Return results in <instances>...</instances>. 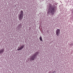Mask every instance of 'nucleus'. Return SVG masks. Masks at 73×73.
<instances>
[{
    "label": "nucleus",
    "mask_w": 73,
    "mask_h": 73,
    "mask_svg": "<svg viewBox=\"0 0 73 73\" xmlns=\"http://www.w3.org/2000/svg\"><path fill=\"white\" fill-rule=\"evenodd\" d=\"M39 55V52H36L34 54H33L32 56H31L29 58V60L31 61H33L35 59L37 58V56Z\"/></svg>",
    "instance_id": "f03ea898"
},
{
    "label": "nucleus",
    "mask_w": 73,
    "mask_h": 73,
    "mask_svg": "<svg viewBox=\"0 0 73 73\" xmlns=\"http://www.w3.org/2000/svg\"><path fill=\"white\" fill-rule=\"evenodd\" d=\"M21 27H22V25H21V23H20L18 25V29H20V28H21Z\"/></svg>",
    "instance_id": "0eeeda50"
},
{
    "label": "nucleus",
    "mask_w": 73,
    "mask_h": 73,
    "mask_svg": "<svg viewBox=\"0 0 73 73\" xmlns=\"http://www.w3.org/2000/svg\"><path fill=\"white\" fill-rule=\"evenodd\" d=\"M24 16V12L23 10H21L19 14L18 15L19 20L21 21L23 19Z\"/></svg>",
    "instance_id": "7ed1b4c3"
},
{
    "label": "nucleus",
    "mask_w": 73,
    "mask_h": 73,
    "mask_svg": "<svg viewBox=\"0 0 73 73\" xmlns=\"http://www.w3.org/2000/svg\"><path fill=\"white\" fill-rule=\"evenodd\" d=\"M24 45H22L19 48V47H18V49H17V50H22L24 48Z\"/></svg>",
    "instance_id": "39448f33"
},
{
    "label": "nucleus",
    "mask_w": 73,
    "mask_h": 73,
    "mask_svg": "<svg viewBox=\"0 0 73 73\" xmlns=\"http://www.w3.org/2000/svg\"><path fill=\"white\" fill-rule=\"evenodd\" d=\"M5 50L4 48H2L0 50V54H3L4 53Z\"/></svg>",
    "instance_id": "423d86ee"
},
{
    "label": "nucleus",
    "mask_w": 73,
    "mask_h": 73,
    "mask_svg": "<svg viewBox=\"0 0 73 73\" xmlns=\"http://www.w3.org/2000/svg\"><path fill=\"white\" fill-rule=\"evenodd\" d=\"M56 35L57 36H59L60 34V30L59 29H57L56 31Z\"/></svg>",
    "instance_id": "20e7f679"
},
{
    "label": "nucleus",
    "mask_w": 73,
    "mask_h": 73,
    "mask_svg": "<svg viewBox=\"0 0 73 73\" xmlns=\"http://www.w3.org/2000/svg\"><path fill=\"white\" fill-rule=\"evenodd\" d=\"M56 73V71H54L52 72V73Z\"/></svg>",
    "instance_id": "1a4fd4ad"
},
{
    "label": "nucleus",
    "mask_w": 73,
    "mask_h": 73,
    "mask_svg": "<svg viewBox=\"0 0 73 73\" xmlns=\"http://www.w3.org/2000/svg\"><path fill=\"white\" fill-rule=\"evenodd\" d=\"M56 9H57V7L55 6H52H52L50 5L49 7L48 14V15H50L51 16H53V15H54Z\"/></svg>",
    "instance_id": "f257e3e1"
},
{
    "label": "nucleus",
    "mask_w": 73,
    "mask_h": 73,
    "mask_svg": "<svg viewBox=\"0 0 73 73\" xmlns=\"http://www.w3.org/2000/svg\"><path fill=\"white\" fill-rule=\"evenodd\" d=\"M39 39L40 41H42V37L41 36H40Z\"/></svg>",
    "instance_id": "6e6552de"
}]
</instances>
